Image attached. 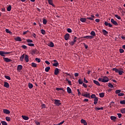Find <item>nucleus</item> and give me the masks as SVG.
I'll list each match as a JSON object with an SVG mask.
<instances>
[{
    "instance_id": "f257e3e1",
    "label": "nucleus",
    "mask_w": 125,
    "mask_h": 125,
    "mask_svg": "<svg viewBox=\"0 0 125 125\" xmlns=\"http://www.w3.org/2000/svg\"><path fill=\"white\" fill-rule=\"evenodd\" d=\"M54 104L56 105V106H60L61 103H60V100H54Z\"/></svg>"
},
{
    "instance_id": "f03ea898",
    "label": "nucleus",
    "mask_w": 125,
    "mask_h": 125,
    "mask_svg": "<svg viewBox=\"0 0 125 125\" xmlns=\"http://www.w3.org/2000/svg\"><path fill=\"white\" fill-rule=\"evenodd\" d=\"M109 82V78L105 76L103 79V83H108Z\"/></svg>"
},
{
    "instance_id": "7ed1b4c3",
    "label": "nucleus",
    "mask_w": 125,
    "mask_h": 125,
    "mask_svg": "<svg viewBox=\"0 0 125 125\" xmlns=\"http://www.w3.org/2000/svg\"><path fill=\"white\" fill-rule=\"evenodd\" d=\"M104 25L105 26H108L109 27H110V28H112V27H113V25H112V24H111V23H109L107 21L104 22Z\"/></svg>"
},
{
    "instance_id": "20e7f679",
    "label": "nucleus",
    "mask_w": 125,
    "mask_h": 125,
    "mask_svg": "<svg viewBox=\"0 0 125 125\" xmlns=\"http://www.w3.org/2000/svg\"><path fill=\"white\" fill-rule=\"evenodd\" d=\"M3 59L5 62H11V59H9L8 58H3Z\"/></svg>"
},
{
    "instance_id": "39448f33",
    "label": "nucleus",
    "mask_w": 125,
    "mask_h": 125,
    "mask_svg": "<svg viewBox=\"0 0 125 125\" xmlns=\"http://www.w3.org/2000/svg\"><path fill=\"white\" fill-rule=\"evenodd\" d=\"M111 23H112V24H113V25H115V26H118V22H117L116 21L114 20L113 19H111Z\"/></svg>"
},
{
    "instance_id": "423d86ee",
    "label": "nucleus",
    "mask_w": 125,
    "mask_h": 125,
    "mask_svg": "<svg viewBox=\"0 0 125 125\" xmlns=\"http://www.w3.org/2000/svg\"><path fill=\"white\" fill-rule=\"evenodd\" d=\"M76 39H77V37L74 38L73 41H71V42H69V44H70V45H74V44L76 43Z\"/></svg>"
},
{
    "instance_id": "0eeeda50",
    "label": "nucleus",
    "mask_w": 125,
    "mask_h": 125,
    "mask_svg": "<svg viewBox=\"0 0 125 125\" xmlns=\"http://www.w3.org/2000/svg\"><path fill=\"white\" fill-rule=\"evenodd\" d=\"M24 60L26 63H28V62H29V56H28V55H25Z\"/></svg>"
},
{
    "instance_id": "6e6552de",
    "label": "nucleus",
    "mask_w": 125,
    "mask_h": 125,
    "mask_svg": "<svg viewBox=\"0 0 125 125\" xmlns=\"http://www.w3.org/2000/svg\"><path fill=\"white\" fill-rule=\"evenodd\" d=\"M83 39H87V40H92L93 37L92 36H83Z\"/></svg>"
},
{
    "instance_id": "1a4fd4ad",
    "label": "nucleus",
    "mask_w": 125,
    "mask_h": 125,
    "mask_svg": "<svg viewBox=\"0 0 125 125\" xmlns=\"http://www.w3.org/2000/svg\"><path fill=\"white\" fill-rule=\"evenodd\" d=\"M58 74H59V69H58V68H56L55 69L54 75H55L56 76H57Z\"/></svg>"
},
{
    "instance_id": "9d476101",
    "label": "nucleus",
    "mask_w": 125,
    "mask_h": 125,
    "mask_svg": "<svg viewBox=\"0 0 125 125\" xmlns=\"http://www.w3.org/2000/svg\"><path fill=\"white\" fill-rule=\"evenodd\" d=\"M69 37H70V34H66L64 36V40H65V41H68L69 40Z\"/></svg>"
},
{
    "instance_id": "9b49d317",
    "label": "nucleus",
    "mask_w": 125,
    "mask_h": 125,
    "mask_svg": "<svg viewBox=\"0 0 125 125\" xmlns=\"http://www.w3.org/2000/svg\"><path fill=\"white\" fill-rule=\"evenodd\" d=\"M15 41H16V42H22V40L20 37H17L15 38Z\"/></svg>"
},
{
    "instance_id": "f8f14e48",
    "label": "nucleus",
    "mask_w": 125,
    "mask_h": 125,
    "mask_svg": "<svg viewBox=\"0 0 125 125\" xmlns=\"http://www.w3.org/2000/svg\"><path fill=\"white\" fill-rule=\"evenodd\" d=\"M83 96H84V97H86V98H90V94H84L82 95Z\"/></svg>"
},
{
    "instance_id": "ddd939ff",
    "label": "nucleus",
    "mask_w": 125,
    "mask_h": 125,
    "mask_svg": "<svg viewBox=\"0 0 125 125\" xmlns=\"http://www.w3.org/2000/svg\"><path fill=\"white\" fill-rule=\"evenodd\" d=\"M48 2L49 4H50V5H52V6H54V7L55 6L54 4H53V1H52V0H48Z\"/></svg>"
},
{
    "instance_id": "4468645a",
    "label": "nucleus",
    "mask_w": 125,
    "mask_h": 125,
    "mask_svg": "<svg viewBox=\"0 0 125 125\" xmlns=\"http://www.w3.org/2000/svg\"><path fill=\"white\" fill-rule=\"evenodd\" d=\"M3 112L4 114H10V111L7 109H4L3 110Z\"/></svg>"
},
{
    "instance_id": "2eb2a0df",
    "label": "nucleus",
    "mask_w": 125,
    "mask_h": 125,
    "mask_svg": "<svg viewBox=\"0 0 125 125\" xmlns=\"http://www.w3.org/2000/svg\"><path fill=\"white\" fill-rule=\"evenodd\" d=\"M4 87H6L7 88H9V83L7 82L4 83Z\"/></svg>"
},
{
    "instance_id": "dca6fc26",
    "label": "nucleus",
    "mask_w": 125,
    "mask_h": 125,
    "mask_svg": "<svg viewBox=\"0 0 125 125\" xmlns=\"http://www.w3.org/2000/svg\"><path fill=\"white\" fill-rule=\"evenodd\" d=\"M91 37H92L93 39L96 36V34H95V32L92 31L90 33Z\"/></svg>"
},
{
    "instance_id": "f3484780",
    "label": "nucleus",
    "mask_w": 125,
    "mask_h": 125,
    "mask_svg": "<svg viewBox=\"0 0 125 125\" xmlns=\"http://www.w3.org/2000/svg\"><path fill=\"white\" fill-rule=\"evenodd\" d=\"M102 32L104 36H107L108 35V32L105 29H103Z\"/></svg>"
},
{
    "instance_id": "a211bd4d",
    "label": "nucleus",
    "mask_w": 125,
    "mask_h": 125,
    "mask_svg": "<svg viewBox=\"0 0 125 125\" xmlns=\"http://www.w3.org/2000/svg\"><path fill=\"white\" fill-rule=\"evenodd\" d=\"M24 57H25V54H23L22 55H21L20 58V61H21V62H23Z\"/></svg>"
},
{
    "instance_id": "6ab92c4d",
    "label": "nucleus",
    "mask_w": 125,
    "mask_h": 125,
    "mask_svg": "<svg viewBox=\"0 0 125 125\" xmlns=\"http://www.w3.org/2000/svg\"><path fill=\"white\" fill-rule=\"evenodd\" d=\"M81 124H83L84 125H87V123L83 119L81 120Z\"/></svg>"
},
{
    "instance_id": "aec40b11",
    "label": "nucleus",
    "mask_w": 125,
    "mask_h": 125,
    "mask_svg": "<svg viewBox=\"0 0 125 125\" xmlns=\"http://www.w3.org/2000/svg\"><path fill=\"white\" fill-rule=\"evenodd\" d=\"M94 104H95V105H96V104L98 103V98H95V99H94Z\"/></svg>"
},
{
    "instance_id": "412c9836",
    "label": "nucleus",
    "mask_w": 125,
    "mask_h": 125,
    "mask_svg": "<svg viewBox=\"0 0 125 125\" xmlns=\"http://www.w3.org/2000/svg\"><path fill=\"white\" fill-rule=\"evenodd\" d=\"M22 118L23 120H25V121H28V120H29V117L28 116L22 115Z\"/></svg>"
},
{
    "instance_id": "4be33fe9",
    "label": "nucleus",
    "mask_w": 125,
    "mask_h": 125,
    "mask_svg": "<svg viewBox=\"0 0 125 125\" xmlns=\"http://www.w3.org/2000/svg\"><path fill=\"white\" fill-rule=\"evenodd\" d=\"M67 91L68 93H72V89H71V88H70V87H67Z\"/></svg>"
},
{
    "instance_id": "5701e85b",
    "label": "nucleus",
    "mask_w": 125,
    "mask_h": 125,
    "mask_svg": "<svg viewBox=\"0 0 125 125\" xmlns=\"http://www.w3.org/2000/svg\"><path fill=\"white\" fill-rule=\"evenodd\" d=\"M80 21L82 22L83 23H84L86 21V19L84 18H82L80 19Z\"/></svg>"
},
{
    "instance_id": "b1692460",
    "label": "nucleus",
    "mask_w": 125,
    "mask_h": 125,
    "mask_svg": "<svg viewBox=\"0 0 125 125\" xmlns=\"http://www.w3.org/2000/svg\"><path fill=\"white\" fill-rule=\"evenodd\" d=\"M110 119L111 120V121H113L114 122H115L117 119V117H116V116H112L110 117Z\"/></svg>"
},
{
    "instance_id": "393cba45",
    "label": "nucleus",
    "mask_w": 125,
    "mask_h": 125,
    "mask_svg": "<svg viewBox=\"0 0 125 125\" xmlns=\"http://www.w3.org/2000/svg\"><path fill=\"white\" fill-rule=\"evenodd\" d=\"M93 83H95V84H96V85H100L99 82L96 80H93Z\"/></svg>"
},
{
    "instance_id": "a878e982",
    "label": "nucleus",
    "mask_w": 125,
    "mask_h": 125,
    "mask_svg": "<svg viewBox=\"0 0 125 125\" xmlns=\"http://www.w3.org/2000/svg\"><path fill=\"white\" fill-rule=\"evenodd\" d=\"M17 70L18 71H21V70H22V65H18Z\"/></svg>"
},
{
    "instance_id": "bb28decb",
    "label": "nucleus",
    "mask_w": 125,
    "mask_h": 125,
    "mask_svg": "<svg viewBox=\"0 0 125 125\" xmlns=\"http://www.w3.org/2000/svg\"><path fill=\"white\" fill-rule=\"evenodd\" d=\"M0 55H1V56H3V57H5L4 52L2 51H0Z\"/></svg>"
},
{
    "instance_id": "cd10ccee",
    "label": "nucleus",
    "mask_w": 125,
    "mask_h": 125,
    "mask_svg": "<svg viewBox=\"0 0 125 125\" xmlns=\"http://www.w3.org/2000/svg\"><path fill=\"white\" fill-rule=\"evenodd\" d=\"M48 45V46H50V47H53V46H54V44L52 42H50Z\"/></svg>"
},
{
    "instance_id": "c85d7f7f",
    "label": "nucleus",
    "mask_w": 125,
    "mask_h": 125,
    "mask_svg": "<svg viewBox=\"0 0 125 125\" xmlns=\"http://www.w3.org/2000/svg\"><path fill=\"white\" fill-rule=\"evenodd\" d=\"M94 15H91V17H88L87 18V19H89V20H94Z\"/></svg>"
},
{
    "instance_id": "c756f323",
    "label": "nucleus",
    "mask_w": 125,
    "mask_h": 125,
    "mask_svg": "<svg viewBox=\"0 0 125 125\" xmlns=\"http://www.w3.org/2000/svg\"><path fill=\"white\" fill-rule=\"evenodd\" d=\"M11 5H9L7 7V11H11Z\"/></svg>"
},
{
    "instance_id": "7c9ffc66",
    "label": "nucleus",
    "mask_w": 125,
    "mask_h": 125,
    "mask_svg": "<svg viewBox=\"0 0 125 125\" xmlns=\"http://www.w3.org/2000/svg\"><path fill=\"white\" fill-rule=\"evenodd\" d=\"M31 65L32 67H33V68H36V67H37V63L35 62H32Z\"/></svg>"
},
{
    "instance_id": "2f4dec72",
    "label": "nucleus",
    "mask_w": 125,
    "mask_h": 125,
    "mask_svg": "<svg viewBox=\"0 0 125 125\" xmlns=\"http://www.w3.org/2000/svg\"><path fill=\"white\" fill-rule=\"evenodd\" d=\"M58 65H59V63H58V62H56L53 64V66L54 67H58Z\"/></svg>"
},
{
    "instance_id": "473e14b6",
    "label": "nucleus",
    "mask_w": 125,
    "mask_h": 125,
    "mask_svg": "<svg viewBox=\"0 0 125 125\" xmlns=\"http://www.w3.org/2000/svg\"><path fill=\"white\" fill-rule=\"evenodd\" d=\"M50 70V67L49 66L46 67L45 68V72H48Z\"/></svg>"
},
{
    "instance_id": "72a5a7b5",
    "label": "nucleus",
    "mask_w": 125,
    "mask_h": 125,
    "mask_svg": "<svg viewBox=\"0 0 125 125\" xmlns=\"http://www.w3.org/2000/svg\"><path fill=\"white\" fill-rule=\"evenodd\" d=\"M115 17H116V18H117V19H118V20H121V19H122V18H121L120 16H119V15H115Z\"/></svg>"
},
{
    "instance_id": "f704fd0d",
    "label": "nucleus",
    "mask_w": 125,
    "mask_h": 125,
    "mask_svg": "<svg viewBox=\"0 0 125 125\" xmlns=\"http://www.w3.org/2000/svg\"><path fill=\"white\" fill-rule=\"evenodd\" d=\"M118 74H119V75H120V76L121 75H123V73H124V71H123V70H119L118 71Z\"/></svg>"
},
{
    "instance_id": "c9c22d12",
    "label": "nucleus",
    "mask_w": 125,
    "mask_h": 125,
    "mask_svg": "<svg viewBox=\"0 0 125 125\" xmlns=\"http://www.w3.org/2000/svg\"><path fill=\"white\" fill-rule=\"evenodd\" d=\"M112 70H113V71H115V72L116 73H118V72H119V69H118L117 68H112Z\"/></svg>"
},
{
    "instance_id": "e433bc0d",
    "label": "nucleus",
    "mask_w": 125,
    "mask_h": 125,
    "mask_svg": "<svg viewBox=\"0 0 125 125\" xmlns=\"http://www.w3.org/2000/svg\"><path fill=\"white\" fill-rule=\"evenodd\" d=\"M97 97H96V96L95 95V94H92L91 95V98L93 99H95V98H97Z\"/></svg>"
},
{
    "instance_id": "4c0bfd02",
    "label": "nucleus",
    "mask_w": 125,
    "mask_h": 125,
    "mask_svg": "<svg viewBox=\"0 0 125 125\" xmlns=\"http://www.w3.org/2000/svg\"><path fill=\"white\" fill-rule=\"evenodd\" d=\"M121 113H122V114H125V108L121 109Z\"/></svg>"
},
{
    "instance_id": "58836bf2",
    "label": "nucleus",
    "mask_w": 125,
    "mask_h": 125,
    "mask_svg": "<svg viewBox=\"0 0 125 125\" xmlns=\"http://www.w3.org/2000/svg\"><path fill=\"white\" fill-rule=\"evenodd\" d=\"M78 83L79 84H83V80L80 79L78 80Z\"/></svg>"
},
{
    "instance_id": "ea45409f",
    "label": "nucleus",
    "mask_w": 125,
    "mask_h": 125,
    "mask_svg": "<svg viewBox=\"0 0 125 125\" xmlns=\"http://www.w3.org/2000/svg\"><path fill=\"white\" fill-rule=\"evenodd\" d=\"M100 95V97H101V98H103V97L104 96V93H101L99 94Z\"/></svg>"
},
{
    "instance_id": "a19ab883",
    "label": "nucleus",
    "mask_w": 125,
    "mask_h": 125,
    "mask_svg": "<svg viewBox=\"0 0 125 125\" xmlns=\"http://www.w3.org/2000/svg\"><path fill=\"white\" fill-rule=\"evenodd\" d=\"M42 22L44 25H46V23H47V21L45 19H43Z\"/></svg>"
},
{
    "instance_id": "79ce46f5",
    "label": "nucleus",
    "mask_w": 125,
    "mask_h": 125,
    "mask_svg": "<svg viewBox=\"0 0 125 125\" xmlns=\"http://www.w3.org/2000/svg\"><path fill=\"white\" fill-rule=\"evenodd\" d=\"M28 87L29 88H33V84L31 83H28Z\"/></svg>"
},
{
    "instance_id": "37998d69",
    "label": "nucleus",
    "mask_w": 125,
    "mask_h": 125,
    "mask_svg": "<svg viewBox=\"0 0 125 125\" xmlns=\"http://www.w3.org/2000/svg\"><path fill=\"white\" fill-rule=\"evenodd\" d=\"M108 87H110V88H113V87H114V85H113L111 83H108Z\"/></svg>"
},
{
    "instance_id": "c03bdc74",
    "label": "nucleus",
    "mask_w": 125,
    "mask_h": 125,
    "mask_svg": "<svg viewBox=\"0 0 125 125\" xmlns=\"http://www.w3.org/2000/svg\"><path fill=\"white\" fill-rule=\"evenodd\" d=\"M1 124H2V125H8L7 123L5 121H1Z\"/></svg>"
},
{
    "instance_id": "a18cd8bd",
    "label": "nucleus",
    "mask_w": 125,
    "mask_h": 125,
    "mask_svg": "<svg viewBox=\"0 0 125 125\" xmlns=\"http://www.w3.org/2000/svg\"><path fill=\"white\" fill-rule=\"evenodd\" d=\"M36 61H37L38 63H40L41 62V59L36 58L35 59Z\"/></svg>"
},
{
    "instance_id": "49530a36",
    "label": "nucleus",
    "mask_w": 125,
    "mask_h": 125,
    "mask_svg": "<svg viewBox=\"0 0 125 125\" xmlns=\"http://www.w3.org/2000/svg\"><path fill=\"white\" fill-rule=\"evenodd\" d=\"M5 32H6V33H8V34H11V31H9V29H6Z\"/></svg>"
},
{
    "instance_id": "de8ad7c7",
    "label": "nucleus",
    "mask_w": 125,
    "mask_h": 125,
    "mask_svg": "<svg viewBox=\"0 0 125 125\" xmlns=\"http://www.w3.org/2000/svg\"><path fill=\"white\" fill-rule=\"evenodd\" d=\"M121 93V90H116V91H115V93L116 94H120Z\"/></svg>"
},
{
    "instance_id": "09e8293b",
    "label": "nucleus",
    "mask_w": 125,
    "mask_h": 125,
    "mask_svg": "<svg viewBox=\"0 0 125 125\" xmlns=\"http://www.w3.org/2000/svg\"><path fill=\"white\" fill-rule=\"evenodd\" d=\"M26 42H28V43H30L31 42H33V41L32 40H30V39H28V40H26Z\"/></svg>"
},
{
    "instance_id": "8fccbe9b",
    "label": "nucleus",
    "mask_w": 125,
    "mask_h": 125,
    "mask_svg": "<svg viewBox=\"0 0 125 125\" xmlns=\"http://www.w3.org/2000/svg\"><path fill=\"white\" fill-rule=\"evenodd\" d=\"M5 78L7 80H8L9 81H10V80H11L10 77H9L8 76H5Z\"/></svg>"
},
{
    "instance_id": "3c124183",
    "label": "nucleus",
    "mask_w": 125,
    "mask_h": 125,
    "mask_svg": "<svg viewBox=\"0 0 125 125\" xmlns=\"http://www.w3.org/2000/svg\"><path fill=\"white\" fill-rule=\"evenodd\" d=\"M29 46H35V44L34 43H28L27 44Z\"/></svg>"
},
{
    "instance_id": "603ef678",
    "label": "nucleus",
    "mask_w": 125,
    "mask_h": 125,
    "mask_svg": "<svg viewBox=\"0 0 125 125\" xmlns=\"http://www.w3.org/2000/svg\"><path fill=\"white\" fill-rule=\"evenodd\" d=\"M41 33H42V35H44V34H45V30H44L43 29H42Z\"/></svg>"
},
{
    "instance_id": "864d4df0",
    "label": "nucleus",
    "mask_w": 125,
    "mask_h": 125,
    "mask_svg": "<svg viewBox=\"0 0 125 125\" xmlns=\"http://www.w3.org/2000/svg\"><path fill=\"white\" fill-rule=\"evenodd\" d=\"M41 107L42 109H45V104H42Z\"/></svg>"
},
{
    "instance_id": "5fc2aeb1",
    "label": "nucleus",
    "mask_w": 125,
    "mask_h": 125,
    "mask_svg": "<svg viewBox=\"0 0 125 125\" xmlns=\"http://www.w3.org/2000/svg\"><path fill=\"white\" fill-rule=\"evenodd\" d=\"M119 51L120 53H124L125 52V50L123 49H120Z\"/></svg>"
},
{
    "instance_id": "6e6d98bb",
    "label": "nucleus",
    "mask_w": 125,
    "mask_h": 125,
    "mask_svg": "<svg viewBox=\"0 0 125 125\" xmlns=\"http://www.w3.org/2000/svg\"><path fill=\"white\" fill-rule=\"evenodd\" d=\"M118 96H124L125 95V94L124 93H120V94H118Z\"/></svg>"
},
{
    "instance_id": "4d7b16f0",
    "label": "nucleus",
    "mask_w": 125,
    "mask_h": 125,
    "mask_svg": "<svg viewBox=\"0 0 125 125\" xmlns=\"http://www.w3.org/2000/svg\"><path fill=\"white\" fill-rule=\"evenodd\" d=\"M6 120L7 121V122H10V117H6Z\"/></svg>"
},
{
    "instance_id": "13d9d810",
    "label": "nucleus",
    "mask_w": 125,
    "mask_h": 125,
    "mask_svg": "<svg viewBox=\"0 0 125 125\" xmlns=\"http://www.w3.org/2000/svg\"><path fill=\"white\" fill-rule=\"evenodd\" d=\"M67 31L68 32V33H72V29H71L70 28H68Z\"/></svg>"
},
{
    "instance_id": "bf43d9fd",
    "label": "nucleus",
    "mask_w": 125,
    "mask_h": 125,
    "mask_svg": "<svg viewBox=\"0 0 125 125\" xmlns=\"http://www.w3.org/2000/svg\"><path fill=\"white\" fill-rule=\"evenodd\" d=\"M96 110H103V107H96Z\"/></svg>"
},
{
    "instance_id": "052dcab7",
    "label": "nucleus",
    "mask_w": 125,
    "mask_h": 125,
    "mask_svg": "<svg viewBox=\"0 0 125 125\" xmlns=\"http://www.w3.org/2000/svg\"><path fill=\"white\" fill-rule=\"evenodd\" d=\"M56 90H57V91H59V90H63V88H56Z\"/></svg>"
},
{
    "instance_id": "680f3d73",
    "label": "nucleus",
    "mask_w": 125,
    "mask_h": 125,
    "mask_svg": "<svg viewBox=\"0 0 125 125\" xmlns=\"http://www.w3.org/2000/svg\"><path fill=\"white\" fill-rule=\"evenodd\" d=\"M83 82L85 83H88V81L85 79V78H83Z\"/></svg>"
},
{
    "instance_id": "e2e57ef3",
    "label": "nucleus",
    "mask_w": 125,
    "mask_h": 125,
    "mask_svg": "<svg viewBox=\"0 0 125 125\" xmlns=\"http://www.w3.org/2000/svg\"><path fill=\"white\" fill-rule=\"evenodd\" d=\"M117 116H118V118H122V114H121V113H118Z\"/></svg>"
},
{
    "instance_id": "0e129e2a",
    "label": "nucleus",
    "mask_w": 125,
    "mask_h": 125,
    "mask_svg": "<svg viewBox=\"0 0 125 125\" xmlns=\"http://www.w3.org/2000/svg\"><path fill=\"white\" fill-rule=\"evenodd\" d=\"M65 122V121H62V122H60V123H59L58 124V125H63V124H64V123Z\"/></svg>"
},
{
    "instance_id": "69168bd1",
    "label": "nucleus",
    "mask_w": 125,
    "mask_h": 125,
    "mask_svg": "<svg viewBox=\"0 0 125 125\" xmlns=\"http://www.w3.org/2000/svg\"><path fill=\"white\" fill-rule=\"evenodd\" d=\"M83 86L85 87V88H86V87H87V85H86V84L83 83Z\"/></svg>"
},
{
    "instance_id": "338daca9",
    "label": "nucleus",
    "mask_w": 125,
    "mask_h": 125,
    "mask_svg": "<svg viewBox=\"0 0 125 125\" xmlns=\"http://www.w3.org/2000/svg\"><path fill=\"white\" fill-rule=\"evenodd\" d=\"M120 104H125V101L123 100V101H120Z\"/></svg>"
},
{
    "instance_id": "774afa93",
    "label": "nucleus",
    "mask_w": 125,
    "mask_h": 125,
    "mask_svg": "<svg viewBox=\"0 0 125 125\" xmlns=\"http://www.w3.org/2000/svg\"><path fill=\"white\" fill-rule=\"evenodd\" d=\"M35 124L36 125H40V122L38 121H35Z\"/></svg>"
}]
</instances>
